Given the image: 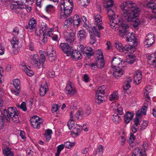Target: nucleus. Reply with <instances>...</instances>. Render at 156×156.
<instances>
[{
    "label": "nucleus",
    "mask_w": 156,
    "mask_h": 156,
    "mask_svg": "<svg viewBox=\"0 0 156 156\" xmlns=\"http://www.w3.org/2000/svg\"><path fill=\"white\" fill-rule=\"evenodd\" d=\"M58 109V106L57 105H53L52 107L51 111L52 113L56 112Z\"/></svg>",
    "instance_id": "61"
},
{
    "label": "nucleus",
    "mask_w": 156,
    "mask_h": 156,
    "mask_svg": "<svg viewBox=\"0 0 156 156\" xmlns=\"http://www.w3.org/2000/svg\"><path fill=\"white\" fill-rule=\"evenodd\" d=\"M154 39L153 34L151 33L148 34L146 37V44L147 47H150L154 44Z\"/></svg>",
    "instance_id": "13"
},
{
    "label": "nucleus",
    "mask_w": 156,
    "mask_h": 156,
    "mask_svg": "<svg viewBox=\"0 0 156 156\" xmlns=\"http://www.w3.org/2000/svg\"><path fill=\"white\" fill-rule=\"evenodd\" d=\"M128 58H129V60H128L127 61L128 62V63L130 64H133L135 62V57L133 56V55H129Z\"/></svg>",
    "instance_id": "53"
},
{
    "label": "nucleus",
    "mask_w": 156,
    "mask_h": 156,
    "mask_svg": "<svg viewBox=\"0 0 156 156\" xmlns=\"http://www.w3.org/2000/svg\"><path fill=\"white\" fill-rule=\"evenodd\" d=\"M31 59L33 64L38 68L41 67V63L40 62L39 56L37 54H35L31 57Z\"/></svg>",
    "instance_id": "15"
},
{
    "label": "nucleus",
    "mask_w": 156,
    "mask_h": 156,
    "mask_svg": "<svg viewBox=\"0 0 156 156\" xmlns=\"http://www.w3.org/2000/svg\"><path fill=\"white\" fill-rule=\"evenodd\" d=\"M75 145V143L74 142L71 143L69 141H67L64 143V146L67 148H70Z\"/></svg>",
    "instance_id": "45"
},
{
    "label": "nucleus",
    "mask_w": 156,
    "mask_h": 156,
    "mask_svg": "<svg viewBox=\"0 0 156 156\" xmlns=\"http://www.w3.org/2000/svg\"><path fill=\"white\" fill-rule=\"evenodd\" d=\"M88 66L92 69L96 70L98 67L97 65V63L95 61L88 64Z\"/></svg>",
    "instance_id": "51"
},
{
    "label": "nucleus",
    "mask_w": 156,
    "mask_h": 156,
    "mask_svg": "<svg viewBox=\"0 0 156 156\" xmlns=\"http://www.w3.org/2000/svg\"><path fill=\"white\" fill-rule=\"evenodd\" d=\"M37 24V21L34 17L30 19L28 25L29 26V29L32 30L34 29Z\"/></svg>",
    "instance_id": "32"
},
{
    "label": "nucleus",
    "mask_w": 156,
    "mask_h": 156,
    "mask_svg": "<svg viewBox=\"0 0 156 156\" xmlns=\"http://www.w3.org/2000/svg\"><path fill=\"white\" fill-rule=\"evenodd\" d=\"M110 21V25L111 27L115 30L116 29L119 30V32L120 27L123 24H126L122 21V20H119L118 18V16H116V18H112L111 19Z\"/></svg>",
    "instance_id": "7"
},
{
    "label": "nucleus",
    "mask_w": 156,
    "mask_h": 156,
    "mask_svg": "<svg viewBox=\"0 0 156 156\" xmlns=\"http://www.w3.org/2000/svg\"><path fill=\"white\" fill-rule=\"evenodd\" d=\"M122 67H124V66H118L117 68L114 69H115V70L113 73V76L117 78H118L123 75L124 73V70L122 69Z\"/></svg>",
    "instance_id": "16"
},
{
    "label": "nucleus",
    "mask_w": 156,
    "mask_h": 156,
    "mask_svg": "<svg viewBox=\"0 0 156 156\" xmlns=\"http://www.w3.org/2000/svg\"><path fill=\"white\" fill-rule=\"evenodd\" d=\"M96 102L98 104H100L104 100V96L99 94H96Z\"/></svg>",
    "instance_id": "40"
},
{
    "label": "nucleus",
    "mask_w": 156,
    "mask_h": 156,
    "mask_svg": "<svg viewBox=\"0 0 156 156\" xmlns=\"http://www.w3.org/2000/svg\"><path fill=\"white\" fill-rule=\"evenodd\" d=\"M133 26L137 27L140 24V21L138 19H136L133 21Z\"/></svg>",
    "instance_id": "58"
},
{
    "label": "nucleus",
    "mask_w": 156,
    "mask_h": 156,
    "mask_svg": "<svg viewBox=\"0 0 156 156\" xmlns=\"http://www.w3.org/2000/svg\"><path fill=\"white\" fill-rule=\"evenodd\" d=\"M66 4L60 3L61 8L60 17L62 19H65L68 17L72 12L73 8L68 5L66 2Z\"/></svg>",
    "instance_id": "5"
},
{
    "label": "nucleus",
    "mask_w": 156,
    "mask_h": 156,
    "mask_svg": "<svg viewBox=\"0 0 156 156\" xmlns=\"http://www.w3.org/2000/svg\"><path fill=\"white\" fill-rule=\"evenodd\" d=\"M3 154L4 156H14L13 153L8 147L4 148L3 150Z\"/></svg>",
    "instance_id": "34"
},
{
    "label": "nucleus",
    "mask_w": 156,
    "mask_h": 156,
    "mask_svg": "<svg viewBox=\"0 0 156 156\" xmlns=\"http://www.w3.org/2000/svg\"><path fill=\"white\" fill-rule=\"evenodd\" d=\"M54 9L55 7L54 5L51 4L47 5L45 8V11L47 13L49 14L53 12Z\"/></svg>",
    "instance_id": "35"
},
{
    "label": "nucleus",
    "mask_w": 156,
    "mask_h": 156,
    "mask_svg": "<svg viewBox=\"0 0 156 156\" xmlns=\"http://www.w3.org/2000/svg\"><path fill=\"white\" fill-rule=\"evenodd\" d=\"M122 60L119 57H114L111 61V66L114 69L118 66H122Z\"/></svg>",
    "instance_id": "14"
},
{
    "label": "nucleus",
    "mask_w": 156,
    "mask_h": 156,
    "mask_svg": "<svg viewBox=\"0 0 156 156\" xmlns=\"http://www.w3.org/2000/svg\"><path fill=\"white\" fill-rule=\"evenodd\" d=\"M108 7H106L107 9V14L109 19H112V18H116V16L115 15L114 11L112 9V6L109 4L108 5Z\"/></svg>",
    "instance_id": "25"
},
{
    "label": "nucleus",
    "mask_w": 156,
    "mask_h": 156,
    "mask_svg": "<svg viewBox=\"0 0 156 156\" xmlns=\"http://www.w3.org/2000/svg\"><path fill=\"white\" fill-rule=\"evenodd\" d=\"M80 132L81 131L79 128H74L72 131V134H74L75 136H77L79 134Z\"/></svg>",
    "instance_id": "47"
},
{
    "label": "nucleus",
    "mask_w": 156,
    "mask_h": 156,
    "mask_svg": "<svg viewBox=\"0 0 156 156\" xmlns=\"http://www.w3.org/2000/svg\"><path fill=\"white\" fill-rule=\"evenodd\" d=\"M20 30L19 28L17 27H16L13 29L12 32V34L14 36H17L19 34Z\"/></svg>",
    "instance_id": "52"
},
{
    "label": "nucleus",
    "mask_w": 156,
    "mask_h": 156,
    "mask_svg": "<svg viewBox=\"0 0 156 156\" xmlns=\"http://www.w3.org/2000/svg\"><path fill=\"white\" fill-rule=\"evenodd\" d=\"M148 122L147 121H144L140 126V131H142L145 129L147 127Z\"/></svg>",
    "instance_id": "50"
},
{
    "label": "nucleus",
    "mask_w": 156,
    "mask_h": 156,
    "mask_svg": "<svg viewBox=\"0 0 156 156\" xmlns=\"http://www.w3.org/2000/svg\"><path fill=\"white\" fill-rule=\"evenodd\" d=\"M79 48H80V51L84 55L89 58L94 55L93 49L89 46L84 47L83 45H81Z\"/></svg>",
    "instance_id": "9"
},
{
    "label": "nucleus",
    "mask_w": 156,
    "mask_h": 156,
    "mask_svg": "<svg viewBox=\"0 0 156 156\" xmlns=\"http://www.w3.org/2000/svg\"><path fill=\"white\" fill-rule=\"evenodd\" d=\"M20 114L19 112L15 107H9L8 109V114L9 117L6 115L5 119L8 122H10V120H12L14 122L18 123L20 121Z\"/></svg>",
    "instance_id": "3"
},
{
    "label": "nucleus",
    "mask_w": 156,
    "mask_h": 156,
    "mask_svg": "<svg viewBox=\"0 0 156 156\" xmlns=\"http://www.w3.org/2000/svg\"><path fill=\"white\" fill-rule=\"evenodd\" d=\"M75 116L77 119H82L84 116V114L82 111L77 112L75 114Z\"/></svg>",
    "instance_id": "41"
},
{
    "label": "nucleus",
    "mask_w": 156,
    "mask_h": 156,
    "mask_svg": "<svg viewBox=\"0 0 156 156\" xmlns=\"http://www.w3.org/2000/svg\"><path fill=\"white\" fill-rule=\"evenodd\" d=\"M94 25L93 27L91 28L94 34L98 37H100V34L97 28L101 30L103 28L102 26V18L101 16L98 14L94 15Z\"/></svg>",
    "instance_id": "4"
},
{
    "label": "nucleus",
    "mask_w": 156,
    "mask_h": 156,
    "mask_svg": "<svg viewBox=\"0 0 156 156\" xmlns=\"http://www.w3.org/2000/svg\"><path fill=\"white\" fill-rule=\"evenodd\" d=\"M31 125L34 128L39 129L43 123V120L37 115L31 117L30 119Z\"/></svg>",
    "instance_id": "6"
},
{
    "label": "nucleus",
    "mask_w": 156,
    "mask_h": 156,
    "mask_svg": "<svg viewBox=\"0 0 156 156\" xmlns=\"http://www.w3.org/2000/svg\"><path fill=\"white\" fill-rule=\"evenodd\" d=\"M118 97V92L117 91H115L110 95L109 99L110 101H112L117 99Z\"/></svg>",
    "instance_id": "42"
},
{
    "label": "nucleus",
    "mask_w": 156,
    "mask_h": 156,
    "mask_svg": "<svg viewBox=\"0 0 156 156\" xmlns=\"http://www.w3.org/2000/svg\"><path fill=\"white\" fill-rule=\"evenodd\" d=\"M73 22V19L71 18H69L65 20L64 24V27L66 29L70 27Z\"/></svg>",
    "instance_id": "36"
},
{
    "label": "nucleus",
    "mask_w": 156,
    "mask_h": 156,
    "mask_svg": "<svg viewBox=\"0 0 156 156\" xmlns=\"http://www.w3.org/2000/svg\"><path fill=\"white\" fill-rule=\"evenodd\" d=\"M135 45H126L123 48V52L125 51H128L130 53H133L136 50Z\"/></svg>",
    "instance_id": "27"
},
{
    "label": "nucleus",
    "mask_w": 156,
    "mask_h": 156,
    "mask_svg": "<svg viewBox=\"0 0 156 156\" xmlns=\"http://www.w3.org/2000/svg\"><path fill=\"white\" fill-rule=\"evenodd\" d=\"M147 57L150 64L156 68V53L151 55H148Z\"/></svg>",
    "instance_id": "20"
},
{
    "label": "nucleus",
    "mask_w": 156,
    "mask_h": 156,
    "mask_svg": "<svg viewBox=\"0 0 156 156\" xmlns=\"http://www.w3.org/2000/svg\"><path fill=\"white\" fill-rule=\"evenodd\" d=\"M53 52H55L52 46H49L48 47L46 51L47 54H51Z\"/></svg>",
    "instance_id": "55"
},
{
    "label": "nucleus",
    "mask_w": 156,
    "mask_h": 156,
    "mask_svg": "<svg viewBox=\"0 0 156 156\" xmlns=\"http://www.w3.org/2000/svg\"><path fill=\"white\" fill-rule=\"evenodd\" d=\"M61 3L64 4V3L66 4V3L67 2L68 3V5H69V6L73 7L74 3L73 0H62L61 1Z\"/></svg>",
    "instance_id": "46"
},
{
    "label": "nucleus",
    "mask_w": 156,
    "mask_h": 156,
    "mask_svg": "<svg viewBox=\"0 0 156 156\" xmlns=\"http://www.w3.org/2000/svg\"><path fill=\"white\" fill-rule=\"evenodd\" d=\"M106 88V87L105 85L99 87L97 91L96 94H99L104 96V94H105Z\"/></svg>",
    "instance_id": "33"
},
{
    "label": "nucleus",
    "mask_w": 156,
    "mask_h": 156,
    "mask_svg": "<svg viewBox=\"0 0 156 156\" xmlns=\"http://www.w3.org/2000/svg\"><path fill=\"white\" fill-rule=\"evenodd\" d=\"M115 46L116 48L118 49L119 51L123 52V46L122 44L118 41H115Z\"/></svg>",
    "instance_id": "38"
},
{
    "label": "nucleus",
    "mask_w": 156,
    "mask_h": 156,
    "mask_svg": "<svg viewBox=\"0 0 156 156\" xmlns=\"http://www.w3.org/2000/svg\"><path fill=\"white\" fill-rule=\"evenodd\" d=\"M65 93L70 95H73L76 93V91L72 83L69 82L67 84L65 88Z\"/></svg>",
    "instance_id": "11"
},
{
    "label": "nucleus",
    "mask_w": 156,
    "mask_h": 156,
    "mask_svg": "<svg viewBox=\"0 0 156 156\" xmlns=\"http://www.w3.org/2000/svg\"><path fill=\"white\" fill-rule=\"evenodd\" d=\"M138 126H135L133 125L131 126V129L132 132L134 133H135L137 130Z\"/></svg>",
    "instance_id": "63"
},
{
    "label": "nucleus",
    "mask_w": 156,
    "mask_h": 156,
    "mask_svg": "<svg viewBox=\"0 0 156 156\" xmlns=\"http://www.w3.org/2000/svg\"><path fill=\"white\" fill-rule=\"evenodd\" d=\"M96 52L97 58L95 61L97 63L98 68L101 69L105 66L102 52L100 49L98 50Z\"/></svg>",
    "instance_id": "8"
},
{
    "label": "nucleus",
    "mask_w": 156,
    "mask_h": 156,
    "mask_svg": "<svg viewBox=\"0 0 156 156\" xmlns=\"http://www.w3.org/2000/svg\"><path fill=\"white\" fill-rule=\"evenodd\" d=\"M64 146L63 144L58 145L57 147V151L55 154V156H59L61 151L63 149Z\"/></svg>",
    "instance_id": "44"
},
{
    "label": "nucleus",
    "mask_w": 156,
    "mask_h": 156,
    "mask_svg": "<svg viewBox=\"0 0 156 156\" xmlns=\"http://www.w3.org/2000/svg\"><path fill=\"white\" fill-rule=\"evenodd\" d=\"M75 122L73 119H70L67 123L69 129L71 130L74 126Z\"/></svg>",
    "instance_id": "48"
},
{
    "label": "nucleus",
    "mask_w": 156,
    "mask_h": 156,
    "mask_svg": "<svg viewBox=\"0 0 156 156\" xmlns=\"http://www.w3.org/2000/svg\"><path fill=\"white\" fill-rule=\"evenodd\" d=\"M134 116L133 113L130 112H126L124 116L125 122L126 124L129 123L130 120H132Z\"/></svg>",
    "instance_id": "26"
},
{
    "label": "nucleus",
    "mask_w": 156,
    "mask_h": 156,
    "mask_svg": "<svg viewBox=\"0 0 156 156\" xmlns=\"http://www.w3.org/2000/svg\"><path fill=\"white\" fill-rule=\"evenodd\" d=\"M59 47L63 51L66 53H69L71 49V47L68 44L66 43H61Z\"/></svg>",
    "instance_id": "24"
},
{
    "label": "nucleus",
    "mask_w": 156,
    "mask_h": 156,
    "mask_svg": "<svg viewBox=\"0 0 156 156\" xmlns=\"http://www.w3.org/2000/svg\"><path fill=\"white\" fill-rule=\"evenodd\" d=\"M89 34H90V40L89 43L91 44H93L95 43L96 41V39L95 38V36H96L93 33L94 35L91 34L92 33L91 31H89Z\"/></svg>",
    "instance_id": "39"
},
{
    "label": "nucleus",
    "mask_w": 156,
    "mask_h": 156,
    "mask_svg": "<svg viewBox=\"0 0 156 156\" xmlns=\"http://www.w3.org/2000/svg\"><path fill=\"white\" fill-rule=\"evenodd\" d=\"M64 35L65 40L68 43H72L75 40V34L73 32L69 33L67 32H65Z\"/></svg>",
    "instance_id": "12"
},
{
    "label": "nucleus",
    "mask_w": 156,
    "mask_h": 156,
    "mask_svg": "<svg viewBox=\"0 0 156 156\" xmlns=\"http://www.w3.org/2000/svg\"><path fill=\"white\" fill-rule=\"evenodd\" d=\"M51 54H47L49 60L52 62L54 61L56 58V53L55 52H53Z\"/></svg>",
    "instance_id": "43"
},
{
    "label": "nucleus",
    "mask_w": 156,
    "mask_h": 156,
    "mask_svg": "<svg viewBox=\"0 0 156 156\" xmlns=\"http://www.w3.org/2000/svg\"><path fill=\"white\" fill-rule=\"evenodd\" d=\"M112 120L115 123H118L121 121V119L119 116L115 113L112 115Z\"/></svg>",
    "instance_id": "37"
},
{
    "label": "nucleus",
    "mask_w": 156,
    "mask_h": 156,
    "mask_svg": "<svg viewBox=\"0 0 156 156\" xmlns=\"http://www.w3.org/2000/svg\"><path fill=\"white\" fill-rule=\"evenodd\" d=\"M13 85L15 88L11 90L12 93L16 96L19 94L20 92V82L19 80L15 79L13 81Z\"/></svg>",
    "instance_id": "10"
},
{
    "label": "nucleus",
    "mask_w": 156,
    "mask_h": 156,
    "mask_svg": "<svg viewBox=\"0 0 156 156\" xmlns=\"http://www.w3.org/2000/svg\"><path fill=\"white\" fill-rule=\"evenodd\" d=\"M147 107L145 105H144L142 107V109L141 110V113L144 115H145L146 113V111H147Z\"/></svg>",
    "instance_id": "62"
},
{
    "label": "nucleus",
    "mask_w": 156,
    "mask_h": 156,
    "mask_svg": "<svg viewBox=\"0 0 156 156\" xmlns=\"http://www.w3.org/2000/svg\"><path fill=\"white\" fill-rule=\"evenodd\" d=\"M132 156H147L145 150L136 148L133 150Z\"/></svg>",
    "instance_id": "18"
},
{
    "label": "nucleus",
    "mask_w": 156,
    "mask_h": 156,
    "mask_svg": "<svg viewBox=\"0 0 156 156\" xmlns=\"http://www.w3.org/2000/svg\"><path fill=\"white\" fill-rule=\"evenodd\" d=\"M21 66L23 67L22 68V69L25 72L28 76H31L34 75V71L31 69L30 68L29 66H26L24 63L22 64Z\"/></svg>",
    "instance_id": "22"
},
{
    "label": "nucleus",
    "mask_w": 156,
    "mask_h": 156,
    "mask_svg": "<svg viewBox=\"0 0 156 156\" xmlns=\"http://www.w3.org/2000/svg\"><path fill=\"white\" fill-rule=\"evenodd\" d=\"M12 46L16 50L19 49L20 48V41L18 37L14 36L12 37L11 41Z\"/></svg>",
    "instance_id": "23"
},
{
    "label": "nucleus",
    "mask_w": 156,
    "mask_h": 156,
    "mask_svg": "<svg viewBox=\"0 0 156 156\" xmlns=\"http://www.w3.org/2000/svg\"><path fill=\"white\" fill-rule=\"evenodd\" d=\"M48 91V88L47 84L41 87L40 89V94L41 96H44L47 92Z\"/></svg>",
    "instance_id": "31"
},
{
    "label": "nucleus",
    "mask_w": 156,
    "mask_h": 156,
    "mask_svg": "<svg viewBox=\"0 0 156 156\" xmlns=\"http://www.w3.org/2000/svg\"><path fill=\"white\" fill-rule=\"evenodd\" d=\"M122 15L129 21H132L140 13V10L135 3L131 1L123 2L120 5Z\"/></svg>",
    "instance_id": "1"
},
{
    "label": "nucleus",
    "mask_w": 156,
    "mask_h": 156,
    "mask_svg": "<svg viewBox=\"0 0 156 156\" xmlns=\"http://www.w3.org/2000/svg\"><path fill=\"white\" fill-rule=\"evenodd\" d=\"M147 7L151 9L154 10L156 8V5L155 3L153 2H148L147 4Z\"/></svg>",
    "instance_id": "49"
},
{
    "label": "nucleus",
    "mask_w": 156,
    "mask_h": 156,
    "mask_svg": "<svg viewBox=\"0 0 156 156\" xmlns=\"http://www.w3.org/2000/svg\"><path fill=\"white\" fill-rule=\"evenodd\" d=\"M20 108L24 112H26L27 110V108L26 103L25 102H23L20 106Z\"/></svg>",
    "instance_id": "56"
},
{
    "label": "nucleus",
    "mask_w": 156,
    "mask_h": 156,
    "mask_svg": "<svg viewBox=\"0 0 156 156\" xmlns=\"http://www.w3.org/2000/svg\"><path fill=\"white\" fill-rule=\"evenodd\" d=\"M77 36L80 40H84L87 36V34L85 31L81 30L78 31Z\"/></svg>",
    "instance_id": "29"
},
{
    "label": "nucleus",
    "mask_w": 156,
    "mask_h": 156,
    "mask_svg": "<svg viewBox=\"0 0 156 156\" xmlns=\"http://www.w3.org/2000/svg\"><path fill=\"white\" fill-rule=\"evenodd\" d=\"M119 139L121 140L120 144L121 145H123L124 142L126 140V138L125 137L123 136H122L119 137Z\"/></svg>",
    "instance_id": "64"
},
{
    "label": "nucleus",
    "mask_w": 156,
    "mask_h": 156,
    "mask_svg": "<svg viewBox=\"0 0 156 156\" xmlns=\"http://www.w3.org/2000/svg\"><path fill=\"white\" fill-rule=\"evenodd\" d=\"M48 29H48L47 25L45 23H43L41 25V28L39 30V35L41 36L44 34H46V33L47 30Z\"/></svg>",
    "instance_id": "30"
},
{
    "label": "nucleus",
    "mask_w": 156,
    "mask_h": 156,
    "mask_svg": "<svg viewBox=\"0 0 156 156\" xmlns=\"http://www.w3.org/2000/svg\"><path fill=\"white\" fill-rule=\"evenodd\" d=\"M19 2H16L13 3L10 5V8L11 9L15 11L16 9H23L24 8L25 6L23 4H20Z\"/></svg>",
    "instance_id": "21"
},
{
    "label": "nucleus",
    "mask_w": 156,
    "mask_h": 156,
    "mask_svg": "<svg viewBox=\"0 0 156 156\" xmlns=\"http://www.w3.org/2000/svg\"><path fill=\"white\" fill-rule=\"evenodd\" d=\"M129 26L127 24H123L120 27L119 34L121 38H126L127 41L133 42V45L136 46V39L133 33H130L129 32Z\"/></svg>",
    "instance_id": "2"
},
{
    "label": "nucleus",
    "mask_w": 156,
    "mask_h": 156,
    "mask_svg": "<svg viewBox=\"0 0 156 156\" xmlns=\"http://www.w3.org/2000/svg\"><path fill=\"white\" fill-rule=\"evenodd\" d=\"M135 138L134 134L133 133H130V136L129 138V142L132 143L133 142Z\"/></svg>",
    "instance_id": "60"
},
{
    "label": "nucleus",
    "mask_w": 156,
    "mask_h": 156,
    "mask_svg": "<svg viewBox=\"0 0 156 156\" xmlns=\"http://www.w3.org/2000/svg\"><path fill=\"white\" fill-rule=\"evenodd\" d=\"M103 149L104 148L102 145H101L99 146L96 151L103 154Z\"/></svg>",
    "instance_id": "59"
},
{
    "label": "nucleus",
    "mask_w": 156,
    "mask_h": 156,
    "mask_svg": "<svg viewBox=\"0 0 156 156\" xmlns=\"http://www.w3.org/2000/svg\"><path fill=\"white\" fill-rule=\"evenodd\" d=\"M79 50H73L71 54V56L75 60L81 59L82 58V55L81 54L80 48Z\"/></svg>",
    "instance_id": "17"
},
{
    "label": "nucleus",
    "mask_w": 156,
    "mask_h": 156,
    "mask_svg": "<svg viewBox=\"0 0 156 156\" xmlns=\"http://www.w3.org/2000/svg\"><path fill=\"white\" fill-rule=\"evenodd\" d=\"M81 19L78 15H75L73 17V25L75 27H77L80 26Z\"/></svg>",
    "instance_id": "28"
},
{
    "label": "nucleus",
    "mask_w": 156,
    "mask_h": 156,
    "mask_svg": "<svg viewBox=\"0 0 156 156\" xmlns=\"http://www.w3.org/2000/svg\"><path fill=\"white\" fill-rule=\"evenodd\" d=\"M133 122L134 123L133 125H134L135 126H138L140 124V122L139 121V118L137 117H136L133 120Z\"/></svg>",
    "instance_id": "57"
},
{
    "label": "nucleus",
    "mask_w": 156,
    "mask_h": 156,
    "mask_svg": "<svg viewBox=\"0 0 156 156\" xmlns=\"http://www.w3.org/2000/svg\"><path fill=\"white\" fill-rule=\"evenodd\" d=\"M133 80L137 84L141 82L142 78V73L141 71H137L135 72L133 75Z\"/></svg>",
    "instance_id": "19"
},
{
    "label": "nucleus",
    "mask_w": 156,
    "mask_h": 156,
    "mask_svg": "<svg viewBox=\"0 0 156 156\" xmlns=\"http://www.w3.org/2000/svg\"><path fill=\"white\" fill-rule=\"evenodd\" d=\"M5 119L3 117L0 116V130L2 129L5 125Z\"/></svg>",
    "instance_id": "54"
}]
</instances>
